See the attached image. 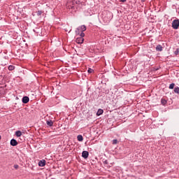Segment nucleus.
Returning a JSON list of instances; mask_svg holds the SVG:
<instances>
[{"label":"nucleus","instance_id":"nucleus-11","mask_svg":"<svg viewBox=\"0 0 179 179\" xmlns=\"http://www.w3.org/2000/svg\"><path fill=\"white\" fill-rule=\"evenodd\" d=\"M103 113H104V110H103V109H99L97 113H96V115H101V114H103Z\"/></svg>","mask_w":179,"mask_h":179},{"label":"nucleus","instance_id":"nucleus-12","mask_svg":"<svg viewBox=\"0 0 179 179\" xmlns=\"http://www.w3.org/2000/svg\"><path fill=\"white\" fill-rule=\"evenodd\" d=\"M161 103L162 106H166V104H167V100L164 99H161Z\"/></svg>","mask_w":179,"mask_h":179},{"label":"nucleus","instance_id":"nucleus-23","mask_svg":"<svg viewBox=\"0 0 179 179\" xmlns=\"http://www.w3.org/2000/svg\"><path fill=\"white\" fill-rule=\"evenodd\" d=\"M87 72H88V73H92L93 72V69H88Z\"/></svg>","mask_w":179,"mask_h":179},{"label":"nucleus","instance_id":"nucleus-3","mask_svg":"<svg viewBox=\"0 0 179 179\" xmlns=\"http://www.w3.org/2000/svg\"><path fill=\"white\" fill-rule=\"evenodd\" d=\"M22 101L24 104H27V103L30 101V99L29 98V96H23Z\"/></svg>","mask_w":179,"mask_h":179},{"label":"nucleus","instance_id":"nucleus-9","mask_svg":"<svg viewBox=\"0 0 179 179\" xmlns=\"http://www.w3.org/2000/svg\"><path fill=\"white\" fill-rule=\"evenodd\" d=\"M156 50L157 51H163V46H162V45H157Z\"/></svg>","mask_w":179,"mask_h":179},{"label":"nucleus","instance_id":"nucleus-25","mask_svg":"<svg viewBox=\"0 0 179 179\" xmlns=\"http://www.w3.org/2000/svg\"><path fill=\"white\" fill-rule=\"evenodd\" d=\"M14 169H19V165L17 164L14 165Z\"/></svg>","mask_w":179,"mask_h":179},{"label":"nucleus","instance_id":"nucleus-16","mask_svg":"<svg viewBox=\"0 0 179 179\" xmlns=\"http://www.w3.org/2000/svg\"><path fill=\"white\" fill-rule=\"evenodd\" d=\"M76 34H77V35L80 34V29L79 27H78V28L76 29Z\"/></svg>","mask_w":179,"mask_h":179},{"label":"nucleus","instance_id":"nucleus-19","mask_svg":"<svg viewBox=\"0 0 179 179\" xmlns=\"http://www.w3.org/2000/svg\"><path fill=\"white\" fill-rule=\"evenodd\" d=\"M40 28H36L35 29H34V31L35 33H37V34H38V33H40Z\"/></svg>","mask_w":179,"mask_h":179},{"label":"nucleus","instance_id":"nucleus-24","mask_svg":"<svg viewBox=\"0 0 179 179\" xmlns=\"http://www.w3.org/2000/svg\"><path fill=\"white\" fill-rule=\"evenodd\" d=\"M80 36L82 38L85 37V33H83V31H82V33L80 34Z\"/></svg>","mask_w":179,"mask_h":179},{"label":"nucleus","instance_id":"nucleus-15","mask_svg":"<svg viewBox=\"0 0 179 179\" xmlns=\"http://www.w3.org/2000/svg\"><path fill=\"white\" fill-rule=\"evenodd\" d=\"M174 93H176L177 94H179V87H176L173 90Z\"/></svg>","mask_w":179,"mask_h":179},{"label":"nucleus","instance_id":"nucleus-4","mask_svg":"<svg viewBox=\"0 0 179 179\" xmlns=\"http://www.w3.org/2000/svg\"><path fill=\"white\" fill-rule=\"evenodd\" d=\"M83 41H85V39L82 37H78L76 39V43L78 44H83Z\"/></svg>","mask_w":179,"mask_h":179},{"label":"nucleus","instance_id":"nucleus-5","mask_svg":"<svg viewBox=\"0 0 179 179\" xmlns=\"http://www.w3.org/2000/svg\"><path fill=\"white\" fill-rule=\"evenodd\" d=\"M82 157H83V159H87V157H89V152H87V151H83V152H82Z\"/></svg>","mask_w":179,"mask_h":179},{"label":"nucleus","instance_id":"nucleus-1","mask_svg":"<svg viewBox=\"0 0 179 179\" xmlns=\"http://www.w3.org/2000/svg\"><path fill=\"white\" fill-rule=\"evenodd\" d=\"M66 6L68 9H72L74 12H76L78 8L82 6V3L78 0H68Z\"/></svg>","mask_w":179,"mask_h":179},{"label":"nucleus","instance_id":"nucleus-21","mask_svg":"<svg viewBox=\"0 0 179 179\" xmlns=\"http://www.w3.org/2000/svg\"><path fill=\"white\" fill-rule=\"evenodd\" d=\"M36 13H37V16H41L43 11L38 10Z\"/></svg>","mask_w":179,"mask_h":179},{"label":"nucleus","instance_id":"nucleus-6","mask_svg":"<svg viewBox=\"0 0 179 179\" xmlns=\"http://www.w3.org/2000/svg\"><path fill=\"white\" fill-rule=\"evenodd\" d=\"M10 143L11 146H17V141L15 138L11 139Z\"/></svg>","mask_w":179,"mask_h":179},{"label":"nucleus","instance_id":"nucleus-28","mask_svg":"<svg viewBox=\"0 0 179 179\" xmlns=\"http://www.w3.org/2000/svg\"><path fill=\"white\" fill-rule=\"evenodd\" d=\"M0 139H1V136H0Z\"/></svg>","mask_w":179,"mask_h":179},{"label":"nucleus","instance_id":"nucleus-27","mask_svg":"<svg viewBox=\"0 0 179 179\" xmlns=\"http://www.w3.org/2000/svg\"><path fill=\"white\" fill-rule=\"evenodd\" d=\"M120 2H127V0H120Z\"/></svg>","mask_w":179,"mask_h":179},{"label":"nucleus","instance_id":"nucleus-20","mask_svg":"<svg viewBox=\"0 0 179 179\" xmlns=\"http://www.w3.org/2000/svg\"><path fill=\"white\" fill-rule=\"evenodd\" d=\"M175 55H178L179 54V48H176V50L174 51Z\"/></svg>","mask_w":179,"mask_h":179},{"label":"nucleus","instance_id":"nucleus-8","mask_svg":"<svg viewBox=\"0 0 179 179\" xmlns=\"http://www.w3.org/2000/svg\"><path fill=\"white\" fill-rule=\"evenodd\" d=\"M78 28H80V31H86V25H81Z\"/></svg>","mask_w":179,"mask_h":179},{"label":"nucleus","instance_id":"nucleus-13","mask_svg":"<svg viewBox=\"0 0 179 179\" xmlns=\"http://www.w3.org/2000/svg\"><path fill=\"white\" fill-rule=\"evenodd\" d=\"M15 135H16V136L17 137V138H20V136L22 135V131H15Z\"/></svg>","mask_w":179,"mask_h":179},{"label":"nucleus","instance_id":"nucleus-2","mask_svg":"<svg viewBox=\"0 0 179 179\" xmlns=\"http://www.w3.org/2000/svg\"><path fill=\"white\" fill-rule=\"evenodd\" d=\"M178 27H179V20H174L172 22L173 29H174L175 30H177V29H178Z\"/></svg>","mask_w":179,"mask_h":179},{"label":"nucleus","instance_id":"nucleus-26","mask_svg":"<svg viewBox=\"0 0 179 179\" xmlns=\"http://www.w3.org/2000/svg\"><path fill=\"white\" fill-rule=\"evenodd\" d=\"M103 164H108V161L105 160V161L103 162Z\"/></svg>","mask_w":179,"mask_h":179},{"label":"nucleus","instance_id":"nucleus-18","mask_svg":"<svg viewBox=\"0 0 179 179\" xmlns=\"http://www.w3.org/2000/svg\"><path fill=\"white\" fill-rule=\"evenodd\" d=\"M15 69V66L10 65L8 66V71H13Z\"/></svg>","mask_w":179,"mask_h":179},{"label":"nucleus","instance_id":"nucleus-22","mask_svg":"<svg viewBox=\"0 0 179 179\" xmlns=\"http://www.w3.org/2000/svg\"><path fill=\"white\" fill-rule=\"evenodd\" d=\"M117 142H118V141H117V139H114V140L113 141V145H117Z\"/></svg>","mask_w":179,"mask_h":179},{"label":"nucleus","instance_id":"nucleus-10","mask_svg":"<svg viewBox=\"0 0 179 179\" xmlns=\"http://www.w3.org/2000/svg\"><path fill=\"white\" fill-rule=\"evenodd\" d=\"M46 124L48 127H52V125H54V122H52V120L47 121Z\"/></svg>","mask_w":179,"mask_h":179},{"label":"nucleus","instance_id":"nucleus-7","mask_svg":"<svg viewBox=\"0 0 179 179\" xmlns=\"http://www.w3.org/2000/svg\"><path fill=\"white\" fill-rule=\"evenodd\" d=\"M38 166H39V167H44V166H45V159H42V160L39 161Z\"/></svg>","mask_w":179,"mask_h":179},{"label":"nucleus","instance_id":"nucleus-14","mask_svg":"<svg viewBox=\"0 0 179 179\" xmlns=\"http://www.w3.org/2000/svg\"><path fill=\"white\" fill-rule=\"evenodd\" d=\"M77 139L79 142H82V141H83V136L82 135H78Z\"/></svg>","mask_w":179,"mask_h":179},{"label":"nucleus","instance_id":"nucleus-17","mask_svg":"<svg viewBox=\"0 0 179 179\" xmlns=\"http://www.w3.org/2000/svg\"><path fill=\"white\" fill-rule=\"evenodd\" d=\"M174 86H176V84L171 83V84H170L169 87V89L173 90V89H174Z\"/></svg>","mask_w":179,"mask_h":179}]
</instances>
